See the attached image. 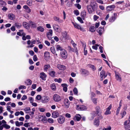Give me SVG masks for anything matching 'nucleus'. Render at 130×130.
<instances>
[{"label": "nucleus", "instance_id": "423d86ee", "mask_svg": "<svg viewBox=\"0 0 130 130\" xmlns=\"http://www.w3.org/2000/svg\"><path fill=\"white\" fill-rule=\"evenodd\" d=\"M53 27L54 30L56 32H60L61 31V29L58 25L54 24L53 25Z\"/></svg>", "mask_w": 130, "mask_h": 130}, {"label": "nucleus", "instance_id": "0eeeda50", "mask_svg": "<svg viewBox=\"0 0 130 130\" xmlns=\"http://www.w3.org/2000/svg\"><path fill=\"white\" fill-rule=\"evenodd\" d=\"M46 34L48 39L49 40H51L53 35L52 30L51 29H48Z\"/></svg>", "mask_w": 130, "mask_h": 130}, {"label": "nucleus", "instance_id": "b1692460", "mask_svg": "<svg viewBox=\"0 0 130 130\" xmlns=\"http://www.w3.org/2000/svg\"><path fill=\"white\" fill-rule=\"evenodd\" d=\"M86 15V11L84 10L81 13V16L83 20H84Z\"/></svg>", "mask_w": 130, "mask_h": 130}, {"label": "nucleus", "instance_id": "7c9ffc66", "mask_svg": "<svg viewBox=\"0 0 130 130\" xmlns=\"http://www.w3.org/2000/svg\"><path fill=\"white\" fill-rule=\"evenodd\" d=\"M25 83L26 85H29L32 84L31 80L29 79H27L25 82Z\"/></svg>", "mask_w": 130, "mask_h": 130}, {"label": "nucleus", "instance_id": "7ed1b4c3", "mask_svg": "<svg viewBox=\"0 0 130 130\" xmlns=\"http://www.w3.org/2000/svg\"><path fill=\"white\" fill-rule=\"evenodd\" d=\"M61 57L63 58L66 59L67 58L68 56V53L66 51L63 49L61 51L60 53Z\"/></svg>", "mask_w": 130, "mask_h": 130}, {"label": "nucleus", "instance_id": "ddd939ff", "mask_svg": "<svg viewBox=\"0 0 130 130\" xmlns=\"http://www.w3.org/2000/svg\"><path fill=\"white\" fill-rule=\"evenodd\" d=\"M124 127L125 129L127 130L130 128V123L128 122L127 120H126L124 123Z\"/></svg>", "mask_w": 130, "mask_h": 130}, {"label": "nucleus", "instance_id": "f257e3e1", "mask_svg": "<svg viewBox=\"0 0 130 130\" xmlns=\"http://www.w3.org/2000/svg\"><path fill=\"white\" fill-rule=\"evenodd\" d=\"M72 23L75 28L79 29L82 31H85V30L80 25L78 24L73 22H72Z\"/></svg>", "mask_w": 130, "mask_h": 130}, {"label": "nucleus", "instance_id": "5fc2aeb1", "mask_svg": "<svg viewBox=\"0 0 130 130\" xmlns=\"http://www.w3.org/2000/svg\"><path fill=\"white\" fill-rule=\"evenodd\" d=\"M47 122L50 123H52L54 122L53 120L51 118H49L47 120Z\"/></svg>", "mask_w": 130, "mask_h": 130}, {"label": "nucleus", "instance_id": "1a4fd4ad", "mask_svg": "<svg viewBox=\"0 0 130 130\" xmlns=\"http://www.w3.org/2000/svg\"><path fill=\"white\" fill-rule=\"evenodd\" d=\"M64 104L65 107L67 108H68L70 106V102L67 99H65L64 100Z\"/></svg>", "mask_w": 130, "mask_h": 130}, {"label": "nucleus", "instance_id": "bb28decb", "mask_svg": "<svg viewBox=\"0 0 130 130\" xmlns=\"http://www.w3.org/2000/svg\"><path fill=\"white\" fill-rule=\"evenodd\" d=\"M23 8L26 10L27 12L28 13H29L31 11V9L29 8L26 5H24L23 6Z\"/></svg>", "mask_w": 130, "mask_h": 130}, {"label": "nucleus", "instance_id": "2eb2a0df", "mask_svg": "<svg viewBox=\"0 0 130 130\" xmlns=\"http://www.w3.org/2000/svg\"><path fill=\"white\" fill-rule=\"evenodd\" d=\"M87 8L89 13H91L93 12L94 10L90 5H88L87 6Z\"/></svg>", "mask_w": 130, "mask_h": 130}, {"label": "nucleus", "instance_id": "774afa93", "mask_svg": "<svg viewBox=\"0 0 130 130\" xmlns=\"http://www.w3.org/2000/svg\"><path fill=\"white\" fill-rule=\"evenodd\" d=\"M97 119H98L99 120H100L101 119L103 118V117L101 115L99 114L98 116Z\"/></svg>", "mask_w": 130, "mask_h": 130}, {"label": "nucleus", "instance_id": "f8f14e48", "mask_svg": "<svg viewBox=\"0 0 130 130\" xmlns=\"http://www.w3.org/2000/svg\"><path fill=\"white\" fill-rule=\"evenodd\" d=\"M100 76L101 77V80H102L106 77L107 76V75L105 74V72L104 70H102L100 72Z\"/></svg>", "mask_w": 130, "mask_h": 130}, {"label": "nucleus", "instance_id": "6e6d98bb", "mask_svg": "<svg viewBox=\"0 0 130 130\" xmlns=\"http://www.w3.org/2000/svg\"><path fill=\"white\" fill-rule=\"evenodd\" d=\"M99 46L98 44H96L94 45H93L92 46V48L93 49L97 50L98 49V47Z\"/></svg>", "mask_w": 130, "mask_h": 130}, {"label": "nucleus", "instance_id": "473e14b6", "mask_svg": "<svg viewBox=\"0 0 130 130\" xmlns=\"http://www.w3.org/2000/svg\"><path fill=\"white\" fill-rule=\"evenodd\" d=\"M24 111L26 113H29L31 109L29 107H26L24 109Z\"/></svg>", "mask_w": 130, "mask_h": 130}, {"label": "nucleus", "instance_id": "37998d69", "mask_svg": "<svg viewBox=\"0 0 130 130\" xmlns=\"http://www.w3.org/2000/svg\"><path fill=\"white\" fill-rule=\"evenodd\" d=\"M51 89L53 90H55L56 89V86L55 84L53 83L51 85Z\"/></svg>", "mask_w": 130, "mask_h": 130}, {"label": "nucleus", "instance_id": "69168bd1", "mask_svg": "<svg viewBox=\"0 0 130 130\" xmlns=\"http://www.w3.org/2000/svg\"><path fill=\"white\" fill-rule=\"evenodd\" d=\"M41 121L44 123H46L47 122V119L45 117L43 118L42 119Z\"/></svg>", "mask_w": 130, "mask_h": 130}, {"label": "nucleus", "instance_id": "603ef678", "mask_svg": "<svg viewBox=\"0 0 130 130\" xmlns=\"http://www.w3.org/2000/svg\"><path fill=\"white\" fill-rule=\"evenodd\" d=\"M32 0H28L27 2V4L30 6H31L32 4Z\"/></svg>", "mask_w": 130, "mask_h": 130}, {"label": "nucleus", "instance_id": "9b49d317", "mask_svg": "<svg viewBox=\"0 0 130 130\" xmlns=\"http://www.w3.org/2000/svg\"><path fill=\"white\" fill-rule=\"evenodd\" d=\"M115 8V6L113 5L107 6L106 9L107 11L109 12L113 10Z\"/></svg>", "mask_w": 130, "mask_h": 130}, {"label": "nucleus", "instance_id": "58836bf2", "mask_svg": "<svg viewBox=\"0 0 130 130\" xmlns=\"http://www.w3.org/2000/svg\"><path fill=\"white\" fill-rule=\"evenodd\" d=\"M50 67L49 64L45 65L44 66V71H47L48 69Z\"/></svg>", "mask_w": 130, "mask_h": 130}, {"label": "nucleus", "instance_id": "09e8293b", "mask_svg": "<svg viewBox=\"0 0 130 130\" xmlns=\"http://www.w3.org/2000/svg\"><path fill=\"white\" fill-rule=\"evenodd\" d=\"M51 52L53 54H54L55 53V48L54 47H51Z\"/></svg>", "mask_w": 130, "mask_h": 130}, {"label": "nucleus", "instance_id": "2f4dec72", "mask_svg": "<svg viewBox=\"0 0 130 130\" xmlns=\"http://www.w3.org/2000/svg\"><path fill=\"white\" fill-rule=\"evenodd\" d=\"M53 19L55 21H58V22L62 23L63 22L62 20L60 19L59 18L56 17H54Z\"/></svg>", "mask_w": 130, "mask_h": 130}, {"label": "nucleus", "instance_id": "49530a36", "mask_svg": "<svg viewBox=\"0 0 130 130\" xmlns=\"http://www.w3.org/2000/svg\"><path fill=\"white\" fill-rule=\"evenodd\" d=\"M42 98V96H41V95H37L36 98V99L38 101L40 100H41H41Z\"/></svg>", "mask_w": 130, "mask_h": 130}, {"label": "nucleus", "instance_id": "052dcab7", "mask_svg": "<svg viewBox=\"0 0 130 130\" xmlns=\"http://www.w3.org/2000/svg\"><path fill=\"white\" fill-rule=\"evenodd\" d=\"M75 5L79 9H80L81 8V6L78 4H76Z\"/></svg>", "mask_w": 130, "mask_h": 130}, {"label": "nucleus", "instance_id": "de8ad7c7", "mask_svg": "<svg viewBox=\"0 0 130 130\" xmlns=\"http://www.w3.org/2000/svg\"><path fill=\"white\" fill-rule=\"evenodd\" d=\"M62 36L65 39L66 38V36L67 35V33L66 32L64 31L62 32Z\"/></svg>", "mask_w": 130, "mask_h": 130}, {"label": "nucleus", "instance_id": "79ce46f5", "mask_svg": "<svg viewBox=\"0 0 130 130\" xmlns=\"http://www.w3.org/2000/svg\"><path fill=\"white\" fill-rule=\"evenodd\" d=\"M91 117L92 119H91L92 120L93 119L94 117L96 116L97 114V113H96V112L94 111L92 112L91 113Z\"/></svg>", "mask_w": 130, "mask_h": 130}, {"label": "nucleus", "instance_id": "dca6fc26", "mask_svg": "<svg viewBox=\"0 0 130 130\" xmlns=\"http://www.w3.org/2000/svg\"><path fill=\"white\" fill-rule=\"evenodd\" d=\"M40 78L42 80H46V75L44 72H42L40 73Z\"/></svg>", "mask_w": 130, "mask_h": 130}, {"label": "nucleus", "instance_id": "a18cd8bd", "mask_svg": "<svg viewBox=\"0 0 130 130\" xmlns=\"http://www.w3.org/2000/svg\"><path fill=\"white\" fill-rule=\"evenodd\" d=\"M56 48L57 51H58L59 50L61 51L63 50L60 46L59 45H57L56 46Z\"/></svg>", "mask_w": 130, "mask_h": 130}, {"label": "nucleus", "instance_id": "3c124183", "mask_svg": "<svg viewBox=\"0 0 130 130\" xmlns=\"http://www.w3.org/2000/svg\"><path fill=\"white\" fill-rule=\"evenodd\" d=\"M91 94V99L93 98H94L96 96L95 94L93 92H90Z\"/></svg>", "mask_w": 130, "mask_h": 130}, {"label": "nucleus", "instance_id": "f704fd0d", "mask_svg": "<svg viewBox=\"0 0 130 130\" xmlns=\"http://www.w3.org/2000/svg\"><path fill=\"white\" fill-rule=\"evenodd\" d=\"M37 30H38L40 31L41 32H43L44 30V29L42 26H40L38 27L37 28Z\"/></svg>", "mask_w": 130, "mask_h": 130}, {"label": "nucleus", "instance_id": "72a5a7b5", "mask_svg": "<svg viewBox=\"0 0 130 130\" xmlns=\"http://www.w3.org/2000/svg\"><path fill=\"white\" fill-rule=\"evenodd\" d=\"M90 5L95 10V8L96 7H97L96 3H95L91 2Z\"/></svg>", "mask_w": 130, "mask_h": 130}, {"label": "nucleus", "instance_id": "6e6552de", "mask_svg": "<svg viewBox=\"0 0 130 130\" xmlns=\"http://www.w3.org/2000/svg\"><path fill=\"white\" fill-rule=\"evenodd\" d=\"M57 120L59 123L62 124L65 121V119L63 116L60 115L59 116Z\"/></svg>", "mask_w": 130, "mask_h": 130}, {"label": "nucleus", "instance_id": "bf43d9fd", "mask_svg": "<svg viewBox=\"0 0 130 130\" xmlns=\"http://www.w3.org/2000/svg\"><path fill=\"white\" fill-rule=\"evenodd\" d=\"M4 127L7 129H8L10 128V126L9 125L7 124H4Z\"/></svg>", "mask_w": 130, "mask_h": 130}, {"label": "nucleus", "instance_id": "338daca9", "mask_svg": "<svg viewBox=\"0 0 130 130\" xmlns=\"http://www.w3.org/2000/svg\"><path fill=\"white\" fill-rule=\"evenodd\" d=\"M111 126H108V127L107 128H104L102 130H111Z\"/></svg>", "mask_w": 130, "mask_h": 130}, {"label": "nucleus", "instance_id": "f3484780", "mask_svg": "<svg viewBox=\"0 0 130 130\" xmlns=\"http://www.w3.org/2000/svg\"><path fill=\"white\" fill-rule=\"evenodd\" d=\"M104 31V29L103 28L99 27L97 30V32L99 33L100 36L102 35Z\"/></svg>", "mask_w": 130, "mask_h": 130}, {"label": "nucleus", "instance_id": "4468645a", "mask_svg": "<svg viewBox=\"0 0 130 130\" xmlns=\"http://www.w3.org/2000/svg\"><path fill=\"white\" fill-rule=\"evenodd\" d=\"M112 105L110 104V105L106 108V110L104 113V114L106 115L110 114L111 113V112L110 110L111 108Z\"/></svg>", "mask_w": 130, "mask_h": 130}, {"label": "nucleus", "instance_id": "a211bd4d", "mask_svg": "<svg viewBox=\"0 0 130 130\" xmlns=\"http://www.w3.org/2000/svg\"><path fill=\"white\" fill-rule=\"evenodd\" d=\"M52 117L54 118H57L59 115V114L57 111H54L52 113Z\"/></svg>", "mask_w": 130, "mask_h": 130}, {"label": "nucleus", "instance_id": "20e7f679", "mask_svg": "<svg viewBox=\"0 0 130 130\" xmlns=\"http://www.w3.org/2000/svg\"><path fill=\"white\" fill-rule=\"evenodd\" d=\"M74 48H72L70 46H68V49L69 52H74L76 53V55H78V52L77 48V47Z\"/></svg>", "mask_w": 130, "mask_h": 130}, {"label": "nucleus", "instance_id": "ea45409f", "mask_svg": "<svg viewBox=\"0 0 130 130\" xmlns=\"http://www.w3.org/2000/svg\"><path fill=\"white\" fill-rule=\"evenodd\" d=\"M55 72L53 71H50L49 73L50 75L53 77H54L55 76Z\"/></svg>", "mask_w": 130, "mask_h": 130}, {"label": "nucleus", "instance_id": "c85d7f7f", "mask_svg": "<svg viewBox=\"0 0 130 130\" xmlns=\"http://www.w3.org/2000/svg\"><path fill=\"white\" fill-rule=\"evenodd\" d=\"M75 121H79L80 119V116L79 114H77L74 117L73 119Z\"/></svg>", "mask_w": 130, "mask_h": 130}, {"label": "nucleus", "instance_id": "a19ab883", "mask_svg": "<svg viewBox=\"0 0 130 130\" xmlns=\"http://www.w3.org/2000/svg\"><path fill=\"white\" fill-rule=\"evenodd\" d=\"M126 113V112L125 111L123 110L121 111L120 114L122 116V118H123L125 116Z\"/></svg>", "mask_w": 130, "mask_h": 130}, {"label": "nucleus", "instance_id": "a878e982", "mask_svg": "<svg viewBox=\"0 0 130 130\" xmlns=\"http://www.w3.org/2000/svg\"><path fill=\"white\" fill-rule=\"evenodd\" d=\"M50 56L49 52H46L44 53V58L45 59H48Z\"/></svg>", "mask_w": 130, "mask_h": 130}, {"label": "nucleus", "instance_id": "5701e85b", "mask_svg": "<svg viewBox=\"0 0 130 130\" xmlns=\"http://www.w3.org/2000/svg\"><path fill=\"white\" fill-rule=\"evenodd\" d=\"M57 68L60 70H64L66 69V67L64 66L59 64L57 65Z\"/></svg>", "mask_w": 130, "mask_h": 130}, {"label": "nucleus", "instance_id": "f03ea898", "mask_svg": "<svg viewBox=\"0 0 130 130\" xmlns=\"http://www.w3.org/2000/svg\"><path fill=\"white\" fill-rule=\"evenodd\" d=\"M50 98L46 95H44L42 96L41 102L43 103H45L48 102L50 101Z\"/></svg>", "mask_w": 130, "mask_h": 130}, {"label": "nucleus", "instance_id": "412c9836", "mask_svg": "<svg viewBox=\"0 0 130 130\" xmlns=\"http://www.w3.org/2000/svg\"><path fill=\"white\" fill-rule=\"evenodd\" d=\"M100 122L98 119H95L94 120L93 124L95 126L98 127L99 125Z\"/></svg>", "mask_w": 130, "mask_h": 130}, {"label": "nucleus", "instance_id": "0e129e2a", "mask_svg": "<svg viewBox=\"0 0 130 130\" xmlns=\"http://www.w3.org/2000/svg\"><path fill=\"white\" fill-rule=\"evenodd\" d=\"M90 68L92 69L93 71H95L96 69L94 65H91L90 66Z\"/></svg>", "mask_w": 130, "mask_h": 130}, {"label": "nucleus", "instance_id": "39448f33", "mask_svg": "<svg viewBox=\"0 0 130 130\" xmlns=\"http://www.w3.org/2000/svg\"><path fill=\"white\" fill-rule=\"evenodd\" d=\"M53 99L54 100L55 102L60 101L61 99V97L57 94H55L53 95Z\"/></svg>", "mask_w": 130, "mask_h": 130}, {"label": "nucleus", "instance_id": "13d9d810", "mask_svg": "<svg viewBox=\"0 0 130 130\" xmlns=\"http://www.w3.org/2000/svg\"><path fill=\"white\" fill-rule=\"evenodd\" d=\"M74 13L77 16L79 14V12L78 10H74Z\"/></svg>", "mask_w": 130, "mask_h": 130}, {"label": "nucleus", "instance_id": "4c0bfd02", "mask_svg": "<svg viewBox=\"0 0 130 130\" xmlns=\"http://www.w3.org/2000/svg\"><path fill=\"white\" fill-rule=\"evenodd\" d=\"M14 26L15 27H16L17 28L19 29L21 27L22 25L21 24L17 23L14 24Z\"/></svg>", "mask_w": 130, "mask_h": 130}, {"label": "nucleus", "instance_id": "9d476101", "mask_svg": "<svg viewBox=\"0 0 130 130\" xmlns=\"http://www.w3.org/2000/svg\"><path fill=\"white\" fill-rule=\"evenodd\" d=\"M76 106V109L78 110H85L87 109V107L84 105L80 106L77 105Z\"/></svg>", "mask_w": 130, "mask_h": 130}, {"label": "nucleus", "instance_id": "8fccbe9b", "mask_svg": "<svg viewBox=\"0 0 130 130\" xmlns=\"http://www.w3.org/2000/svg\"><path fill=\"white\" fill-rule=\"evenodd\" d=\"M77 19L81 23H84V21L80 17H77Z\"/></svg>", "mask_w": 130, "mask_h": 130}, {"label": "nucleus", "instance_id": "4be33fe9", "mask_svg": "<svg viewBox=\"0 0 130 130\" xmlns=\"http://www.w3.org/2000/svg\"><path fill=\"white\" fill-rule=\"evenodd\" d=\"M80 71L82 74L84 75H88L89 74L88 71L87 70L84 69H81L80 70Z\"/></svg>", "mask_w": 130, "mask_h": 130}, {"label": "nucleus", "instance_id": "864d4df0", "mask_svg": "<svg viewBox=\"0 0 130 130\" xmlns=\"http://www.w3.org/2000/svg\"><path fill=\"white\" fill-rule=\"evenodd\" d=\"M54 81L55 82H57L58 83H61L62 80L60 78H59V79L55 78L54 79Z\"/></svg>", "mask_w": 130, "mask_h": 130}, {"label": "nucleus", "instance_id": "4d7b16f0", "mask_svg": "<svg viewBox=\"0 0 130 130\" xmlns=\"http://www.w3.org/2000/svg\"><path fill=\"white\" fill-rule=\"evenodd\" d=\"M73 91L74 92V93L75 94L77 95V94L78 93V90L77 89V88L76 87H75L73 89Z\"/></svg>", "mask_w": 130, "mask_h": 130}, {"label": "nucleus", "instance_id": "680f3d73", "mask_svg": "<svg viewBox=\"0 0 130 130\" xmlns=\"http://www.w3.org/2000/svg\"><path fill=\"white\" fill-rule=\"evenodd\" d=\"M96 113L97 114L100 112V108L99 107H96Z\"/></svg>", "mask_w": 130, "mask_h": 130}, {"label": "nucleus", "instance_id": "aec40b11", "mask_svg": "<svg viewBox=\"0 0 130 130\" xmlns=\"http://www.w3.org/2000/svg\"><path fill=\"white\" fill-rule=\"evenodd\" d=\"M115 77L116 79L119 82H121L122 80L121 75L119 74H117L115 72Z\"/></svg>", "mask_w": 130, "mask_h": 130}, {"label": "nucleus", "instance_id": "6ab92c4d", "mask_svg": "<svg viewBox=\"0 0 130 130\" xmlns=\"http://www.w3.org/2000/svg\"><path fill=\"white\" fill-rule=\"evenodd\" d=\"M113 14L114 16L111 17L109 19V21L110 22H113L116 19V16L117 15V14L114 13Z\"/></svg>", "mask_w": 130, "mask_h": 130}, {"label": "nucleus", "instance_id": "c03bdc74", "mask_svg": "<svg viewBox=\"0 0 130 130\" xmlns=\"http://www.w3.org/2000/svg\"><path fill=\"white\" fill-rule=\"evenodd\" d=\"M95 29L94 26H92L89 28V31L92 32H94L95 31Z\"/></svg>", "mask_w": 130, "mask_h": 130}, {"label": "nucleus", "instance_id": "e433bc0d", "mask_svg": "<svg viewBox=\"0 0 130 130\" xmlns=\"http://www.w3.org/2000/svg\"><path fill=\"white\" fill-rule=\"evenodd\" d=\"M91 100L93 103L94 104H96L97 103L98 98H93L91 99Z\"/></svg>", "mask_w": 130, "mask_h": 130}, {"label": "nucleus", "instance_id": "cd10ccee", "mask_svg": "<svg viewBox=\"0 0 130 130\" xmlns=\"http://www.w3.org/2000/svg\"><path fill=\"white\" fill-rule=\"evenodd\" d=\"M29 23L30 24V25H31V27L34 28H36L37 27V25L36 23H35L32 22L31 21H30Z\"/></svg>", "mask_w": 130, "mask_h": 130}, {"label": "nucleus", "instance_id": "c9c22d12", "mask_svg": "<svg viewBox=\"0 0 130 130\" xmlns=\"http://www.w3.org/2000/svg\"><path fill=\"white\" fill-rule=\"evenodd\" d=\"M8 17L9 19L11 20H13L14 19V15L12 14L9 13L8 15Z\"/></svg>", "mask_w": 130, "mask_h": 130}, {"label": "nucleus", "instance_id": "e2e57ef3", "mask_svg": "<svg viewBox=\"0 0 130 130\" xmlns=\"http://www.w3.org/2000/svg\"><path fill=\"white\" fill-rule=\"evenodd\" d=\"M26 87L24 85H20V87H19V90L21 89H25Z\"/></svg>", "mask_w": 130, "mask_h": 130}, {"label": "nucleus", "instance_id": "393cba45", "mask_svg": "<svg viewBox=\"0 0 130 130\" xmlns=\"http://www.w3.org/2000/svg\"><path fill=\"white\" fill-rule=\"evenodd\" d=\"M23 26L26 29H28L30 28V25L26 22H23Z\"/></svg>", "mask_w": 130, "mask_h": 130}, {"label": "nucleus", "instance_id": "c756f323", "mask_svg": "<svg viewBox=\"0 0 130 130\" xmlns=\"http://www.w3.org/2000/svg\"><path fill=\"white\" fill-rule=\"evenodd\" d=\"M61 86L63 87V90L65 92H66L67 90V85L66 84H61Z\"/></svg>", "mask_w": 130, "mask_h": 130}]
</instances>
